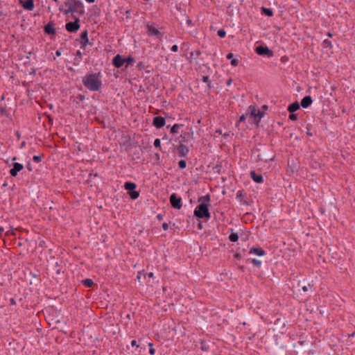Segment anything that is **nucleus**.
I'll list each match as a JSON object with an SVG mask.
<instances>
[{
    "label": "nucleus",
    "mask_w": 355,
    "mask_h": 355,
    "mask_svg": "<svg viewBox=\"0 0 355 355\" xmlns=\"http://www.w3.org/2000/svg\"><path fill=\"white\" fill-rule=\"evenodd\" d=\"M199 205L194 210V216L198 218L209 219L211 217L209 211V207L210 206V195L207 194L198 198Z\"/></svg>",
    "instance_id": "f257e3e1"
},
{
    "label": "nucleus",
    "mask_w": 355,
    "mask_h": 355,
    "mask_svg": "<svg viewBox=\"0 0 355 355\" xmlns=\"http://www.w3.org/2000/svg\"><path fill=\"white\" fill-rule=\"evenodd\" d=\"M84 85L89 89H100L101 87V73H87L83 80Z\"/></svg>",
    "instance_id": "f03ea898"
},
{
    "label": "nucleus",
    "mask_w": 355,
    "mask_h": 355,
    "mask_svg": "<svg viewBox=\"0 0 355 355\" xmlns=\"http://www.w3.org/2000/svg\"><path fill=\"white\" fill-rule=\"evenodd\" d=\"M65 6L67 7V9L63 11L65 15H67L69 13L72 15L76 13L82 15L85 13L84 4L80 0H67Z\"/></svg>",
    "instance_id": "7ed1b4c3"
},
{
    "label": "nucleus",
    "mask_w": 355,
    "mask_h": 355,
    "mask_svg": "<svg viewBox=\"0 0 355 355\" xmlns=\"http://www.w3.org/2000/svg\"><path fill=\"white\" fill-rule=\"evenodd\" d=\"M123 187L125 190L128 191V193L132 199L135 200L139 198V193L135 191L137 187V184L135 183L126 182Z\"/></svg>",
    "instance_id": "20e7f679"
},
{
    "label": "nucleus",
    "mask_w": 355,
    "mask_h": 355,
    "mask_svg": "<svg viewBox=\"0 0 355 355\" xmlns=\"http://www.w3.org/2000/svg\"><path fill=\"white\" fill-rule=\"evenodd\" d=\"M249 111L250 112L251 116L257 122H259L261 120V119L264 115V112L263 111H261L255 105L250 106L249 107Z\"/></svg>",
    "instance_id": "39448f33"
},
{
    "label": "nucleus",
    "mask_w": 355,
    "mask_h": 355,
    "mask_svg": "<svg viewBox=\"0 0 355 355\" xmlns=\"http://www.w3.org/2000/svg\"><path fill=\"white\" fill-rule=\"evenodd\" d=\"M255 51L258 55H266L268 58L273 56V52L267 46L259 45L256 47Z\"/></svg>",
    "instance_id": "423d86ee"
},
{
    "label": "nucleus",
    "mask_w": 355,
    "mask_h": 355,
    "mask_svg": "<svg viewBox=\"0 0 355 355\" xmlns=\"http://www.w3.org/2000/svg\"><path fill=\"white\" fill-rule=\"evenodd\" d=\"M170 203L171 206L177 209H180L182 207V198L179 197L176 193H173L170 196Z\"/></svg>",
    "instance_id": "0eeeda50"
},
{
    "label": "nucleus",
    "mask_w": 355,
    "mask_h": 355,
    "mask_svg": "<svg viewBox=\"0 0 355 355\" xmlns=\"http://www.w3.org/2000/svg\"><path fill=\"white\" fill-rule=\"evenodd\" d=\"M73 18L75 19L74 21H70L66 24V29L70 33L76 32L80 28L79 19L73 16Z\"/></svg>",
    "instance_id": "6e6552de"
},
{
    "label": "nucleus",
    "mask_w": 355,
    "mask_h": 355,
    "mask_svg": "<svg viewBox=\"0 0 355 355\" xmlns=\"http://www.w3.org/2000/svg\"><path fill=\"white\" fill-rule=\"evenodd\" d=\"M85 94H78V96H73L71 97V101H72L73 105L76 108L84 107L83 102L85 100Z\"/></svg>",
    "instance_id": "1a4fd4ad"
},
{
    "label": "nucleus",
    "mask_w": 355,
    "mask_h": 355,
    "mask_svg": "<svg viewBox=\"0 0 355 355\" xmlns=\"http://www.w3.org/2000/svg\"><path fill=\"white\" fill-rule=\"evenodd\" d=\"M12 166L13 168L10 170L9 173L12 177H16L18 173L24 169V166L21 164L17 162L13 163Z\"/></svg>",
    "instance_id": "9d476101"
},
{
    "label": "nucleus",
    "mask_w": 355,
    "mask_h": 355,
    "mask_svg": "<svg viewBox=\"0 0 355 355\" xmlns=\"http://www.w3.org/2000/svg\"><path fill=\"white\" fill-rule=\"evenodd\" d=\"M177 151L180 157H186L189 152V148L183 144H180L177 147Z\"/></svg>",
    "instance_id": "9b49d317"
},
{
    "label": "nucleus",
    "mask_w": 355,
    "mask_h": 355,
    "mask_svg": "<svg viewBox=\"0 0 355 355\" xmlns=\"http://www.w3.org/2000/svg\"><path fill=\"white\" fill-rule=\"evenodd\" d=\"M19 2L26 10L31 11L34 9L33 0H19Z\"/></svg>",
    "instance_id": "f8f14e48"
},
{
    "label": "nucleus",
    "mask_w": 355,
    "mask_h": 355,
    "mask_svg": "<svg viewBox=\"0 0 355 355\" xmlns=\"http://www.w3.org/2000/svg\"><path fill=\"white\" fill-rule=\"evenodd\" d=\"M165 119L161 116H157L153 118V124L157 128H161L165 125Z\"/></svg>",
    "instance_id": "ddd939ff"
},
{
    "label": "nucleus",
    "mask_w": 355,
    "mask_h": 355,
    "mask_svg": "<svg viewBox=\"0 0 355 355\" xmlns=\"http://www.w3.org/2000/svg\"><path fill=\"white\" fill-rule=\"evenodd\" d=\"M112 63L116 67L120 68L125 64V60L122 56L118 54L113 58Z\"/></svg>",
    "instance_id": "4468645a"
},
{
    "label": "nucleus",
    "mask_w": 355,
    "mask_h": 355,
    "mask_svg": "<svg viewBox=\"0 0 355 355\" xmlns=\"http://www.w3.org/2000/svg\"><path fill=\"white\" fill-rule=\"evenodd\" d=\"M265 254V251L261 248H252L249 251V255H257L263 257Z\"/></svg>",
    "instance_id": "2eb2a0df"
},
{
    "label": "nucleus",
    "mask_w": 355,
    "mask_h": 355,
    "mask_svg": "<svg viewBox=\"0 0 355 355\" xmlns=\"http://www.w3.org/2000/svg\"><path fill=\"white\" fill-rule=\"evenodd\" d=\"M313 103V100L310 96H306L304 97L300 103V105L303 108H307L309 107Z\"/></svg>",
    "instance_id": "dca6fc26"
},
{
    "label": "nucleus",
    "mask_w": 355,
    "mask_h": 355,
    "mask_svg": "<svg viewBox=\"0 0 355 355\" xmlns=\"http://www.w3.org/2000/svg\"><path fill=\"white\" fill-rule=\"evenodd\" d=\"M54 24L53 22H50L47 25L45 26L44 27V31H45V33H47V34H55V28H54Z\"/></svg>",
    "instance_id": "f3484780"
},
{
    "label": "nucleus",
    "mask_w": 355,
    "mask_h": 355,
    "mask_svg": "<svg viewBox=\"0 0 355 355\" xmlns=\"http://www.w3.org/2000/svg\"><path fill=\"white\" fill-rule=\"evenodd\" d=\"M250 175L255 182L261 183L263 181L262 175L261 174L256 173L254 171H251Z\"/></svg>",
    "instance_id": "a211bd4d"
},
{
    "label": "nucleus",
    "mask_w": 355,
    "mask_h": 355,
    "mask_svg": "<svg viewBox=\"0 0 355 355\" xmlns=\"http://www.w3.org/2000/svg\"><path fill=\"white\" fill-rule=\"evenodd\" d=\"M247 262L252 263L255 267L259 268L261 266L262 261L254 257H248L246 260Z\"/></svg>",
    "instance_id": "6ab92c4d"
},
{
    "label": "nucleus",
    "mask_w": 355,
    "mask_h": 355,
    "mask_svg": "<svg viewBox=\"0 0 355 355\" xmlns=\"http://www.w3.org/2000/svg\"><path fill=\"white\" fill-rule=\"evenodd\" d=\"M193 135V132H184L183 135H180V144H184V143H187L188 141V139L189 138Z\"/></svg>",
    "instance_id": "aec40b11"
},
{
    "label": "nucleus",
    "mask_w": 355,
    "mask_h": 355,
    "mask_svg": "<svg viewBox=\"0 0 355 355\" xmlns=\"http://www.w3.org/2000/svg\"><path fill=\"white\" fill-rule=\"evenodd\" d=\"M148 32L150 35H153L157 37H159L160 35V32L153 26H148Z\"/></svg>",
    "instance_id": "412c9836"
},
{
    "label": "nucleus",
    "mask_w": 355,
    "mask_h": 355,
    "mask_svg": "<svg viewBox=\"0 0 355 355\" xmlns=\"http://www.w3.org/2000/svg\"><path fill=\"white\" fill-rule=\"evenodd\" d=\"M300 104L298 102H295L292 104H291L288 107V111L290 112L291 113H293L294 112L297 111V110L300 109Z\"/></svg>",
    "instance_id": "4be33fe9"
},
{
    "label": "nucleus",
    "mask_w": 355,
    "mask_h": 355,
    "mask_svg": "<svg viewBox=\"0 0 355 355\" xmlns=\"http://www.w3.org/2000/svg\"><path fill=\"white\" fill-rule=\"evenodd\" d=\"M81 44H82V47H85V46H87V44H88L89 42V39H88V37H87V31H85L82 33L81 35Z\"/></svg>",
    "instance_id": "5701e85b"
},
{
    "label": "nucleus",
    "mask_w": 355,
    "mask_h": 355,
    "mask_svg": "<svg viewBox=\"0 0 355 355\" xmlns=\"http://www.w3.org/2000/svg\"><path fill=\"white\" fill-rule=\"evenodd\" d=\"M0 114L1 116H5L11 119V116L6 107L0 105Z\"/></svg>",
    "instance_id": "b1692460"
},
{
    "label": "nucleus",
    "mask_w": 355,
    "mask_h": 355,
    "mask_svg": "<svg viewBox=\"0 0 355 355\" xmlns=\"http://www.w3.org/2000/svg\"><path fill=\"white\" fill-rule=\"evenodd\" d=\"M83 284L87 288H91L94 285V282L92 279H85L83 280Z\"/></svg>",
    "instance_id": "393cba45"
},
{
    "label": "nucleus",
    "mask_w": 355,
    "mask_h": 355,
    "mask_svg": "<svg viewBox=\"0 0 355 355\" xmlns=\"http://www.w3.org/2000/svg\"><path fill=\"white\" fill-rule=\"evenodd\" d=\"M229 239L231 242H236L239 239V234L236 232H232L229 236Z\"/></svg>",
    "instance_id": "a878e982"
},
{
    "label": "nucleus",
    "mask_w": 355,
    "mask_h": 355,
    "mask_svg": "<svg viewBox=\"0 0 355 355\" xmlns=\"http://www.w3.org/2000/svg\"><path fill=\"white\" fill-rule=\"evenodd\" d=\"M181 126H183L182 124H174L172 128H171V132L172 134H175V133H177L178 131V129L181 127Z\"/></svg>",
    "instance_id": "bb28decb"
},
{
    "label": "nucleus",
    "mask_w": 355,
    "mask_h": 355,
    "mask_svg": "<svg viewBox=\"0 0 355 355\" xmlns=\"http://www.w3.org/2000/svg\"><path fill=\"white\" fill-rule=\"evenodd\" d=\"M262 11L268 17H272L273 15V12L270 8H262Z\"/></svg>",
    "instance_id": "cd10ccee"
},
{
    "label": "nucleus",
    "mask_w": 355,
    "mask_h": 355,
    "mask_svg": "<svg viewBox=\"0 0 355 355\" xmlns=\"http://www.w3.org/2000/svg\"><path fill=\"white\" fill-rule=\"evenodd\" d=\"M213 170L215 173H217L218 174H220L221 173V170H222V165L221 164H216L214 168H213Z\"/></svg>",
    "instance_id": "c85d7f7f"
},
{
    "label": "nucleus",
    "mask_w": 355,
    "mask_h": 355,
    "mask_svg": "<svg viewBox=\"0 0 355 355\" xmlns=\"http://www.w3.org/2000/svg\"><path fill=\"white\" fill-rule=\"evenodd\" d=\"M179 168L181 169H184L187 167V162L184 159H181L178 162Z\"/></svg>",
    "instance_id": "c756f323"
},
{
    "label": "nucleus",
    "mask_w": 355,
    "mask_h": 355,
    "mask_svg": "<svg viewBox=\"0 0 355 355\" xmlns=\"http://www.w3.org/2000/svg\"><path fill=\"white\" fill-rule=\"evenodd\" d=\"M125 60V63H126V67L129 65V64H132L133 61H134V58L132 57H128L127 58H124Z\"/></svg>",
    "instance_id": "7c9ffc66"
},
{
    "label": "nucleus",
    "mask_w": 355,
    "mask_h": 355,
    "mask_svg": "<svg viewBox=\"0 0 355 355\" xmlns=\"http://www.w3.org/2000/svg\"><path fill=\"white\" fill-rule=\"evenodd\" d=\"M217 34L220 38H223L226 35V32L223 29H220L218 31Z\"/></svg>",
    "instance_id": "2f4dec72"
},
{
    "label": "nucleus",
    "mask_w": 355,
    "mask_h": 355,
    "mask_svg": "<svg viewBox=\"0 0 355 355\" xmlns=\"http://www.w3.org/2000/svg\"><path fill=\"white\" fill-rule=\"evenodd\" d=\"M42 156L43 155H42V156H37V155L33 156V162H35L36 163L40 162L42 161Z\"/></svg>",
    "instance_id": "473e14b6"
},
{
    "label": "nucleus",
    "mask_w": 355,
    "mask_h": 355,
    "mask_svg": "<svg viewBox=\"0 0 355 355\" xmlns=\"http://www.w3.org/2000/svg\"><path fill=\"white\" fill-rule=\"evenodd\" d=\"M148 345H149V347H150V349H149V354H150V355H154V354H155V349L154 348H153V347H153V344L152 343H150L148 344Z\"/></svg>",
    "instance_id": "72a5a7b5"
},
{
    "label": "nucleus",
    "mask_w": 355,
    "mask_h": 355,
    "mask_svg": "<svg viewBox=\"0 0 355 355\" xmlns=\"http://www.w3.org/2000/svg\"><path fill=\"white\" fill-rule=\"evenodd\" d=\"M154 146H155V147H156V148H160V146H161V141H160V139H156L154 141Z\"/></svg>",
    "instance_id": "f704fd0d"
},
{
    "label": "nucleus",
    "mask_w": 355,
    "mask_h": 355,
    "mask_svg": "<svg viewBox=\"0 0 355 355\" xmlns=\"http://www.w3.org/2000/svg\"><path fill=\"white\" fill-rule=\"evenodd\" d=\"M289 119L292 121H296L297 119V115L296 114L291 113L289 115Z\"/></svg>",
    "instance_id": "c9c22d12"
},
{
    "label": "nucleus",
    "mask_w": 355,
    "mask_h": 355,
    "mask_svg": "<svg viewBox=\"0 0 355 355\" xmlns=\"http://www.w3.org/2000/svg\"><path fill=\"white\" fill-rule=\"evenodd\" d=\"M231 64L232 66L236 67L239 64V60L237 58H234L231 60Z\"/></svg>",
    "instance_id": "e433bc0d"
},
{
    "label": "nucleus",
    "mask_w": 355,
    "mask_h": 355,
    "mask_svg": "<svg viewBox=\"0 0 355 355\" xmlns=\"http://www.w3.org/2000/svg\"><path fill=\"white\" fill-rule=\"evenodd\" d=\"M311 288V286L309 284L308 285H306V286H303L302 287V291H304V292L308 291Z\"/></svg>",
    "instance_id": "4c0bfd02"
},
{
    "label": "nucleus",
    "mask_w": 355,
    "mask_h": 355,
    "mask_svg": "<svg viewBox=\"0 0 355 355\" xmlns=\"http://www.w3.org/2000/svg\"><path fill=\"white\" fill-rule=\"evenodd\" d=\"M171 50L173 52H176V51H178V45L175 44V45L172 46V47H171Z\"/></svg>",
    "instance_id": "58836bf2"
},
{
    "label": "nucleus",
    "mask_w": 355,
    "mask_h": 355,
    "mask_svg": "<svg viewBox=\"0 0 355 355\" xmlns=\"http://www.w3.org/2000/svg\"><path fill=\"white\" fill-rule=\"evenodd\" d=\"M131 345L132 347H139V345H137V340H133L131 341Z\"/></svg>",
    "instance_id": "ea45409f"
},
{
    "label": "nucleus",
    "mask_w": 355,
    "mask_h": 355,
    "mask_svg": "<svg viewBox=\"0 0 355 355\" xmlns=\"http://www.w3.org/2000/svg\"><path fill=\"white\" fill-rule=\"evenodd\" d=\"M162 228H163L164 230H168V224L166 223H164L162 224Z\"/></svg>",
    "instance_id": "a19ab883"
},
{
    "label": "nucleus",
    "mask_w": 355,
    "mask_h": 355,
    "mask_svg": "<svg viewBox=\"0 0 355 355\" xmlns=\"http://www.w3.org/2000/svg\"><path fill=\"white\" fill-rule=\"evenodd\" d=\"M6 236H10V235H12V236H14V235H15V232H14V231H13V230H10V231H8V232H6Z\"/></svg>",
    "instance_id": "79ce46f5"
},
{
    "label": "nucleus",
    "mask_w": 355,
    "mask_h": 355,
    "mask_svg": "<svg viewBox=\"0 0 355 355\" xmlns=\"http://www.w3.org/2000/svg\"><path fill=\"white\" fill-rule=\"evenodd\" d=\"M163 218H164V215L162 214H159L157 215V220H159V221L162 220H163Z\"/></svg>",
    "instance_id": "37998d69"
},
{
    "label": "nucleus",
    "mask_w": 355,
    "mask_h": 355,
    "mask_svg": "<svg viewBox=\"0 0 355 355\" xmlns=\"http://www.w3.org/2000/svg\"><path fill=\"white\" fill-rule=\"evenodd\" d=\"M234 258L237 260H239L241 259V254L239 253H236L234 255Z\"/></svg>",
    "instance_id": "c03bdc74"
},
{
    "label": "nucleus",
    "mask_w": 355,
    "mask_h": 355,
    "mask_svg": "<svg viewBox=\"0 0 355 355\" xmlns=\"http://www.w3.org/2000/svg\"><path fill=\"white\" fill-rule=\"evenodd\" d=\"M227 58L228 60H232V59H234V55H233V53H229V54H227Z\"/></svg>",
    "instance_id": "a18cd8bd"
},
{
    "label": "nucleus",
    "mask_w": 355,
    "mask_h": 355,
    "mask_svg": "<svg viewBox=\"0 0 355 355\" xmlns=\"http://www.w3.org/2000/svg\"><path fill=\"white\" fill-rule=\"evenodd\" d=\"M10 304H12V305H16V301L14 298H10Z\"/></svg>",
    "instance_id": "49530a36"
},
{
    "label": "nucleus",
    "mask_w": 355,
    "mask_h": 355,
    "mask_svg": "<svg viewBox=\"0 0 355 355\" xmlns=\"http://www.w3.org/2000/svg\"><path fill=\"white\" fill-rule=\"evenodd\" d=\"M242 196H243L242 192L239 191V193H237V198H240L241 200H242V199H241Z\"/></svg>",
    "instance_id": "de8ad7c7"
},
{
    "label": "nucleus",
    "mask_w": 355,
    "mask_h": 355,
    "mask_svg": "<svg viewBox=\"0 0 355 355\" xmlns=\"http://www.w3.org/2000/svg\"><path fill=\"white\" fill-rule=\"evenodd\" d=\"M244 119H245L244 114H242V115H241V116H240V117H239V122L244 121Z\"/></svg>",
    "instance_id": "09e8293b"
},
{
    "label": "nucleus",
    "mask_w": 355,
    "mask_h": 355,
    "mask_svg": "<svg viewBox=\"0 0 355 355\" xmlns=\"http://www.w3.org/2000/svg\"><path fill=\"white\" fill-rule=\"evenodd\" d=\"M198 229L199 230H202V222H199L198 223Z\"/></svg>",
    "instance_id": "8fccbe9b"
},
{
    "label": "nucleus",
    "mask_w": 355,
    "mask_h": 355,
    "mask_svg": "<svg viewBox=\"0 0 355 355\" xmlns=\"http://www.w3.org/2000/svg\"><path fill=\"white\" fill-rule=\"evenodd\" d=\"M4 232V229L2 227H0V237H1L3 232Z\"/></svg>",
    "instance_id": "3c124183"
},
{
    "label": "nucleus",
    "mask_w": 355,
    "mask_h": 355,
    "mask_svg": "<svg viewBox=\"0 0 355 355\" xmlns=\"http://www.w3.org/2000/svg\"><path fill=\"white\" fill-rule=\"evenodd\" d=\"M147 275H148V277H150V278H153V277H154V275H153V272H148V273L147 274Z\"/></svg>",
    "instance_id": "603ef678"
},
{
    "label": "nucleus",
    "mask_w": 355,
    "mask_h": 355,
    "mask_svg": "<svg viewBox=\"0 0 355 355\" xmlns=\"http://www.w3.org/2000/svg\"><path fill=\"white\" fill-rule=\"evenodd\" d=\"M232 80L230 79L227 81V86L230 87L231 86Z\"/></svg>",
    "instance_id": "864d4df0"
},
{
    "label": "nucleus",
    "mask_w": 355,
    "mask_h": 355,
    "mask_svg": "<svg viewBox=\"0 0 355 355\" xmlns=\"http://www.w3.org/2000/svg\"><path fill=\"white\" fill-rule=\"evenodd\" d=\"M209 80V78L207 76H203V81L207 83Z\"/></svg>",
    "instance_id": "5fc2aeb1"
},
{
    "label": "nucleus",
    "mask_w": 355,
    "mask_h": 355,
    "mask_svg": "<svg viewBox=\"0 0 355 355\" xmlns=\"http://www.w3.org/2000/svg\"><path fill=\"white\" fill-rule=\"evenodd\" d=\"M141 275V272H138V275H137V279H138L139 281L140 280Z\"/></svg>",
    "instance_id": "6e6d98bb"
},
{
    "label": "nucleus",
    "mask_w": 355,
    "mask_h": 355,
    "mask_svg": "<svg viewBox=\"0 0 355 355\" xmlns=\"http://www.w3.org/2000/svg\"><path fill=\"white\" fill-rule=\"evenodd\" d=\"M76 54H77V55H78L80 58V57H81V55H82V53H81L80 51H79V50H78V51H77Z\"/></svg>",
    "instance_id": "4d7b16f0"
},
{
    "label": "nucleus",
    "mask_w": 355,
    "mask_h": 355,
    "mask_svg": "<svg viewBox=\"0 0 355 355\" xmlns=\"http://www.w3.org/2000/svg\"><path fill=\"white\" fill-rule=\"evenodd\" d=\"M87 3H92L95 2V0H85Z\"/></svg>",
    "instance_id": "13d9d810"
},
{
    "label": "nucleus",
    "mask_w": 355,
    "mask_h": 355,
    "mask_svg": "<svg viewBox=\"0 0 355 355\" xmlns=\"http://www.w3.org/2000/svg\"><path fill=\"white\" fill-rule=\"evenodd\" d=\"M55 54H56V55L60 56V55H61V53H60V51H57L55 52Z\"/></svg>",
    "instance_id": "bf43d9fd"
},
{
    "label": "nucleus",
    "mask_w": 355,
    "mask_h": 355,
    "mask_svg": "<svg viewBox=\"0 0 355 355\" xmlns=\"http://www.w3.org/2000/svg\"><path fill=\"white\" fill-rule=\"evenodd\" d=\"M0 100L1 101L4 100V94H2L1 96H0Z\"/></svg>",
    "instance_id": "052dcab7"
},
{
    "label": "nucleus",
    "mask_w": 355,
    "mask_h": 355,
    "mask_svg": "<svg viewBox=\"0 0 355 355\" xmlns=\"http://www.w3.org/2000/svg\"><path fill=\"white\" fill-rule=\"evenodd\" d=\"M27 168H28V169L29 171H31V167L30 164H28L27 165Z\"/></svg>",
    "instance_id": "680f3d73"
},
{
    "label": "nucleus",
    "mask_w": 355,
    "mask_h": 355,
    "mask_svg": "<svg viewBox=\"0 0 355 355\" xmlns=\"http://www.w3.org/2000/svg\"><path fill=\"white\" fill-rule=\"evenodd\" d=\"M16 159H17V157H13L12 158V161H15Z\"/></svg>",
    "instance_id": "e2e57ef3"
},
{
    "label": "nucleus",
    "mask_w": 355,
    "mask_h": 355,
    "mask_svg": "<svg viewBox=\"0 0 355 355\" xmlns=\"http://www.w3.org/2000/svg\"><path fill=\"white\" fill-rule=\"evenodd\" d=\"M219 132V134H221V130H216V133Z\"/></svg>",
    "instance_id": "0e129e2a"
},
{
    "label": "nucleus",
    "mask_w": 355,
    "mask_h": 355,
    "mask_svg": "<svg viewBox=\"0 0 355 355\" xmlns=\"http://www.w3.org/2000/svg\"><path fill=\"white\" fill-rule=\"evenodd\" d=\"M48 117H49V121H50L51 123H52V119H51L49 116Z\"/></svg>",
    "instance_id": "69168bd1"
},
{
    "label": "nucleus",
    "mask_w": 355,
    "mask_h": 355,
    "mask_svg": "<svg viewBox=\"0 0 355 355\" xmlns=\"http://www.w3.org/2000/svg\"><path fill=\"white\" fill-rule=\"evenodd\" d=\"M263 108L266 110V109H267V108H268V107H267L266 105H263Z\"/></svg>",
    "instance_id": "338daca9"
},
{
    "label": "nucleus",
    "mask_w": 355,
    "mask_h": 355,
    "mask_svg": "<svg viewBox=\"0 0 355 355\" xmlns=\"http://www.w3.org/2000/svg\"><path fill=\"white\" fill-rule=\"evenodd\" d=\"M27 92H28V95H29V92H30V90H29V89H27Z\"/></svg>",
    "instance_id": "774afa93"
}]
</instances>
